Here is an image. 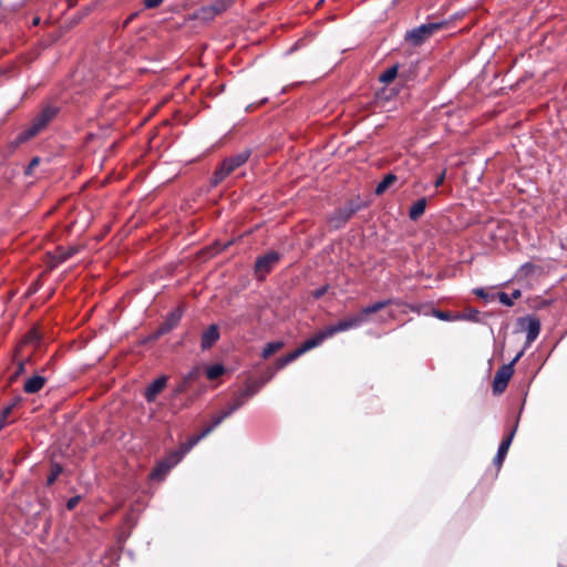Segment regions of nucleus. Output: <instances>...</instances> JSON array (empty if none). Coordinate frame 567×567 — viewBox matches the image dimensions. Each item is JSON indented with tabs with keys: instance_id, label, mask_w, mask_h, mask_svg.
<instances>
[{
	"instance_id": "obj_43",
	"label": "nucleus",
	"mask_w": 567,
	"mask_h": 567,
	"mask_svg": "<svg viewBox=\"0 0 567 567\" xmlns=\"http://www.w3.org/2000/svg\"><path fill=\"white\" fill-rule=\"evenodd\" d=\"M509 296H511L512 300L514 301L515 299L520 298L522 291L519 289H515Z\"/></svg>"
},
{
	"instance_id": "obj_8",
	"label": "nucleus",
	"mask_w": 567,
	"mask_h": 567,
	"mask_svg": "<svg viewBox=\"0 0 567 567\" xmlns=\"http://www.w3.org/2000/svg\"><path fill=\"white\" fill-rule=\"evenodd\" d=\"M183 317V309L176 308L173 311L168 312L163 323L157 328V330L152 336V339H158L159 337L171 332Z\"/></svg>"
},
{
	"instance_id": "obj_9",
	"label": "nucleus",
	"mask_w": 567,
	"mask_h": 567,
	"mask_svg": "<svg viewBox=\"0 0 567 567\" xmlns=\"http://www.w3.org/2000/svg\"><path fill=\"white\" fill-rule=\"evenodd\" d=\"M250 154V150H244L234 156L225 158L221 162V165L225 167V172L229 174L233 173L236 168L240 167L248 161Z\"/></svg>"
},
{
	"instance_id": "obj_22",
	"label": "nucleus",
	"mask_w": 567,
	"mask_h": 567,
	"mask_svg": "<svg viewBox=\"0 0 567 567\" xmlns=\"http://www.w3.org/2000/svg\"><path fill=\"white\" fill-rule=\"evenodd\" d=\"M184 456V452L178 447L177 450L172 451L163 461L173 468L183 460Z\"/></svg>"
},
{
	"instance_id": "obj_21",
	"label": "nucleus",
	"mask_w": 567,
	"mask_h": 567,
	"mask_svg": "<svg viewBox=\"0 0 567 567\" xmlns=\"http://www.w3.org/2000/svg\"><path fill=\"white\" fill-rule=\"evenodd\" d=\"M233 0H215L213 3H210V8L213 10V14L216 17L223 12H225L227 9H229L233 4Z\"/></svg>"
},
{
	"instance_id": "obj_23",
	"label": "nucleus",
	"mask_w": 567,
	"mask_h": 567,
	"mask_svg": "<svg viewBox=\"0 0 567 567\" xmlns=\"http://www.w3.org/2000/svg\"><path fill=\"white\" fill-rule=\"evenodd\" d=\"M396 181V176L394 174H388L384 176V178L375 187V194L381 195L383 194L390 185H392Z\"/></svg>"
},
{
	"instance_id": "obj_39",
	"label": "nucleus",
	"mask_w": 567,
	"mask_h": 567,
	"mask_svg": "<svg viewBox=\"0 0 567 567\" xmlns=\"http://www.w3.org/2000/svg\"><path fill=\"white\" fill-rule=\"evenodd\" d=\"M24 371H25V362H24V361H20V362L18 363V365H17V371H16V374H14V375H16V377H17V375H20V374L24 373Z\"/></svg>"
},
{
	"instance_id": "obj_44",
	"label": "nucleus",
	"mask_w": 567,
	"mask_h": 567,
	"mask_svg": "<svg viewBox=\"0 0 567 567\" xmlns=\"http://www.w3.org/2000/svg\"><path fill=\"white\" fill-rule=\"evenodd\" d=\"M444 176H445V175H444V173H443L441 176H439V177L436 178V181H435V183H434L435 187H439L440 185H442V183H443V181H444Z\"/></svg>"
},
{
	"instance_id": "obj_20",
	"label": "nucleus",
	"mask_w": 567,
	"mask_h": 567,
	"mask_svg": "<svg viewBox=\"0 0 567 567\" xmlns=\"http://www.w3.org/2000/svg\"><path fill=\"white\" fill-rule=\"evenodd\" d=\"M246 403V401L240 396V394L238 393L231 402L228 403V405L226 406L225 410H223V412L225 413V415L228 417L230 416L234 412H236L237 410H239L244 404Z\"/></svg>"
},
{
	"instance_id": "obj_38",
	"label": "nucleus",
	"mask_w": 567,
	"mask_h": 567,
	"mask_svg": "<svg viewBox=\"0 0 567 567\" xmlns=\"http://www.w3.org/2000/svg\"><path fill=\"white\" fill-rule=\"evenodd\" d=\"M477 315H478V311L477 310H471V312L468 315H464V316H457L456 319H468V320H477Z\"/></svg>"
},
{
	"instance_id": "obj_45",
	"label": "nucleus",
	"mask_w": 567,
	"mask_h": 567,
	"mask_svg": "<svg viewBox=\"0 0 567 567\" xmlns=\"http://www.w3.org/2000/svg\"><path fill=\"white\" fill-rule=\"evenodd\" d=\"M136 16H137L136 12L128 16V18L124 22V25L126 27Z\"/></svg>"
},
{
	"instance_id": "obj_46",
	"label": "nucleus",
	"mask_w": 567,
	"mask_h": 567,
	"mask_svg": "<svg viewBox=\"0 0 567 567\" xmlns=\"http://www.w3.org/2000/svg\"><path fill=\"white\" fill-rule=\"evenodd\" d=\"M40 23V18L39 17H35L32 21V24L33 25H38Z\"/></svg>"
},
{
	"instance_id": "obj_17",
	"label": "nucleus",
	"mask_w": 567,
	"mask_h": 567,
	"mask_svg": "<svg viewBox=\"0 0 567 567\" xmlns=\"http://www.w3.org/2000/svg\"><path fill=\"white\" fill-rule=\"evenodd\" d=\"M194 18L203 22H209L215 18V16L213 14L210 6L206 4L195 11Z\"/></svg>"
},
{
	"instance_id": "obj_30",
	"label": "nucleus",
	"mask_w": 567,
	"mask_h": 567,
	"mask_svg": "<svg viewBox=\"0 0 567 567\" xmlns=\"http://www.w3.org/2000/svg\"><path fill=\"white\" fill-rule=\"evenodd\" d=\"M61 473H62V466L60 464H54L51 467L50 475L47 478V484L52 485L56 481V478L59 477V475Z\"/></svg>"
},
{
	"instance_id": "obj_42",
	"label": "nucleus",
	"mask_w": 567,
	"mask_h": 567,
	"mask_svg": "<svg viewBox=\"0 0 567 567\" xmlns=\"http://www.w3.org/2000/svg\"><path fill=\"white\" fill-rule=\"evenodd\" d=\"M474 293L477 296V297H481V298H487V293L485 292V290L483 288H476L474 289Z\"/></svg>"
},
{
	"instance_id": "obj_13",
	"label": "nucleus",
	"mask_w": 567,
	"mask_h": 567,
	"mask_svg": "<svg viewBox=\"0 0 567 567\" xmlns=\"http://www.w3.org/2000/svg\"><path fill=\"white\" fill-rule=\"evenodd\" d=\"M47 379L42 375L29 378L23 385V391L28 394L38 393L45 384Z\"/></svg>"
},
{
	"instance_id": "obj_37",
	"label": "nucleus",
	"mask_w": 567,
	"mask_h": 567,
	"mask_svg": "<svg viewBox=\"0 0 567 567\" xmlns=\"http://www.w3.org/2000/svg\"><path fill=\"white\" fill-rule=\"evenodd\" d=\"M163 0H144V7L147 9H153L158 7Z\"/></svg>"
},
{
	"instance_id": "obj_28",
	"label": "nucleus",
	"mask_w": 567,
	"mask_h": 567,
	"mask_svg": "<svg viewBox=\"0 0 567 567\" xmlns=\"http://www.w3.org/2000/svg\"><path fill=\"white\" fill-rule=\"evenodd\" d=\"M227 419L225 413L221 411L218 415H215L209 425H207L203 431L204 435L210 434L221 422Z\"/></svg>"
},
{
	"instance_id": "obj_12",
	"label": "nucleus",
	"mask_w": 567,
	"mask_h": 567,
	"mask_svg": "<svg viewBox=\"0 0 567 567\" xmlns=\"http://www.w3.org/2000/svg\"><path fill=\"white\" fill-rule=\"evenodd\" d=\"M219 339V331L216 324H210L203 333L200 338L202 350L210 349Z\"/></svg>"
},
{
	"instance_id": "obj_26",
	"label": "nucleus",
	"mask_w": 567,
	"mask_h": 567,
	"mask_svg": "<svg viewBox=\"0 0 567 567\" xmlns=\"http://www.w3.org/2000/svg\"><path fill=\"white\" fill-rule=\"evenodd\" d=\"M398 65H392L389 69H386L383 73L380 74L379 80L382 83H390L392 82L396 75H398Z\"/></svg>"
},
{
	"instance_id": "obj_15",
	"label": "nucleus",
	"mask_w": 567,
	"mask_h": 567,
	"mask_svg": "<svg viewBox=\"0 0 567 567\" xmlns=\"http://www.w3.org/2000/svg\"><path fill=\"white\" fill-rule=\"evenodd\" d=\"M426 208V198L422 197L417 199L409 210V217L411 220H417L425 212Z\"/></svg>"
},
{
	"instance_id": "obj_1",
	"label": "nucleus",
	"mask_w": 567,
	"mask_h": 567,
	"mask_svg": "<svg viewBox=\"0 0 567 567\" xmlns=\"http://www.w3.org/2000/svg\"><path fill=\"white\" fill-rule=\"evenodd\" d=\"M396 303L394 299H384L377 301L372 305L363 307L358 313L352 315L338 321L334 324L328 326V334L334 336L336 333L348 331L351 329L359 328L363 323L368 322L369 316L384 309L390 305Z\"/></svg>"
},
{
	"instance_id": "obj_6",
	"label": "nucleus",
	"mask_w": 567,
	"mask_h": 567,
	"mask_svg": "<svg viewBox=\"0 0 567 567\" xmlns=\"http://www.w3.org/2000/svg\"><path fill=\"white\" fill-rule=\"evenodd\" d=\"M524 354V350L519 351L515 358L507 364H503L495 373L493 380V393L501 394L505 391L508 381L511 380L514 373L515 363L522 358Z\"/></svg>"
},
{
	"instance_id": "obj_29",
	"label": "nucleus",
	"mask_w": 567,
	"mask_h": 567,
	"mask_svg": "<svg viewBox=\"0 0 567 567\" xmlns=\"http://www.w3.org/2000/svg\"><path fill=\"white\" fill-rule=\"evenodd\" d=\"M229 173L225 172V167L220 165L213 174V177L210 179L212 186H217L219 183H221Z\"/></svg>"
},
{
	"instance_id": "obj_31",
	"label": "nucleus",
	"mask_w": 567,
	"mask_h": 567,
	"mask_svg": "<svg viewBox=\"0 0 567 567\" xmlns=\"http://www.w3.org/2000/svg\"><path fill=\"white\" fill-rule=\"evenodd\" d=\"M433 316L435 318L440 319V320H443V321H451V320L456 318L451 312L442 311V310H439V309L433 310Z\"/></svg>"
},
{
	"instance_id": "obj_14",
	"label": "nucleus",
	"mask_w": 567,
	"mask_h": 567,
	"mask_svg": "<svg viewBox=\"0 0 567 567\" xmlns=\"http://www.w3.org/2000/svg\"><path fill=\"white\" fill-rule=\"evenodd\" d=\"M526 344H530L532 342H534L539 332H540V322L538 319H536L535 317H529L527 319V327H526Z\"/></svg>"
},
{
	"instance_id": "obj_36",
	"label": "nucleus",
	"mask_w": 567,
	"mask_h": 567,
	"mask_svg": "<svg viewBox=\"0 0 567 567\" xmlns=\"http://www.w3.org/2000/svg\"><path fill=\"white\" fill-rule=\"evenodd\" d=\"M80 499H81V497H80L79 495H78V496H73V497H71V498H70V499H68V502H66V508H68L69 511H72L73 508H75V507H76V505L79 504Z\"/></svg>"
},
{
	"instance_id": "obj_32",
	"label": "nucleus",
	"mask_w": 567,
	"mask_h": 567,
	"mask_svg": "<svg viewBox=\"0 0 567 567\" xmlns=\"http://www.w3.org/2000/svg\"><path fill=\"white\" fill-rule=\"evenodd\" d=\"M78 251L76 248L72 247L66 250H63L59 254L58 259L60 262L68 260Z\"/></svg>"
},
{
	"instance_id": "obj_40",
	"label": "nucleus",
	"mask_w": 567,
	"mask_h": 567,
	"mask_svg": "<svg viewBox=\"0 0 567 567\" xmlns=\"http://www.w3.org/2000/svg\"><path fill=\"white\" fill-rule=\"evenodd\" d=\"M39 162H40L39 157L32 158L27 168V174H29L31 172V169L39 164Z\"/></svg>"
},
{
	"instance_id": "obj_34",
	"label": "nucleus",
	"mask_w": 567,
	"mask_h": 567,
	"mask_svg": "<svg viewBox=\"0 0 567 567\" xmlns=\"http://www.w3.org/2000/svg\"><path fill=\"white\" fill-rule=\"evenodd\" d=\"M199 375V369L198 368H194L192 369L185 377H184V381L185 383L189 384L192 381L196 380Z\"/></svg>"
},
{
	"instance_id": "obj_5",
	"label": "nucleus",
	"mask_w": 567,
	"mask_h": 567,
	"mask_svg": "<svg viewBox=\"0 0 567 567\" xmlns=\"http://www.w3.org/2000/svg\"><path fill=\"white\" fill-rule=\"evenodd\" d=\"M363 207L364 204L360 200L349 202L346 206L336 209V212L329 216V227L336 230L342 228L350 220V218Z\"/></svg>"
},
{
	"instance_id": "obj_25",
	"label": "nucleus",
	"mask_w": 567,
	"mask_h": 567,
	"mask_svg": "<svg viewBox=\"0 0 567 567\" xmlns=\"http://www.w3.org/2000/svg\"><path fill=\"white\" fill-rule=\"evenodd\" d=\"M17 402H12L11 404L4 406L0 411V432L9 424L8 417L12 413L13 408L16 406Z\"/></svg>"
},
{
	"instance_id": "obj_10",
	"label": "nucleus",
	"mask_w": 567,
	"mask_h": 567,
	"mask_svg": "<svg viewBox=\"0 0 567 567\" xmlns=\"http://www.w3.org/2000/svg\"><path fill=\"white\" fill-rule=\"evenodd\" d=\"M167 385V377L161 375L155 379L152 383L147 385L144 392L145 400L151 403L154 402L157 395L165 389Z\"/></svg>"
},
{
	"instance_id": "obj_4",
	"label": "nucleus",
	"mask_w": 567,
	"mask_h": 567,
	"mask_svg": "<svg viewBox=\"0 0 567 567\" xmlns=\"http://www.w3.org/2000/svg\"><path fill=\"white\" fill-rule=\"evenodd\" d=\"M446 25L445 21L423 23L405 33V41L413 47L422 45L436 31Z\"/></svg>"
},
{
	"instance_id": "obj_41",
	"label": "nucleus",
	"mask_w": 567,
	"mask_h": 567,
	"mask_svg": "<svg viewBox=\"0 0 567 567\" xmlns=\"http://www.w3.org/2000/svg\"><path fill=\"white\" fill-rule=\"evenodd\" d=\"M188 384L185 383V381L183 380L176 388L175 392L176 393H183L184 391H186Z\"/></svg>"
},
{
	"instance_id": "obj_7",
	"label": "nucleus",
	"mask_w": 567,
	"mask_h": 567,
	"mask_svg": "<svg viewBox=\"0 0 567 567\" xmlns=\"http://www.w3.org/2000/svg\"><path fill=\"white\" fill-rule=\"evenodd\" d=\"M280 254L274 250L258 257L255 262V276L259 280H264L280 260Z\"/></svg>"
},
{
	"instance_id": "obj_24",
	"label": "nucleus",
	"mask_w": 567,
	"mask_h": 567,
	"mask_svg": "<svg viewBox=\"0 0 567 567\" xmlns=\"http://www.w3.org/2000/svg\"><path fill=\"white\" fill-rule=\"evenodd\" d=\"M282 347H284V342L282 341L269 342L262 349L261 357L264 359H267L270 355H272L274 353H276L278 350H280Z\"/></svg>"
},
{
	"instance_id": "obj_35",
	"label": "nucleus",
	"mask_w": 567,
	"mask_h": 567,
	"mask_svg": "<svg viewBox=\"0 0 567 567\" xmlns=\"http://www.w3.org/2000/svg\"><path fill=\"white\" fill-rule=\"evenodd\" d=\"M328 288H329L328 285L319 287L318 289L312 291V297L315 299H320L321 297H323L326 295V292L328 291Z\"/></svg>"
},
{
	"instance_id": "obj_33",
	"label": "nucleus",
	"mask_w": 567,
	"mask_h": 567,
	"mask_svg": "<svg viewBox=\"0 0 567 567\" xmlns=\"http://www.w3.org/2000/svg\"><path fill=\"white\" fill-rule=\"evenodd\" d=\"M497 298L499 302L506 307H512L514 305V301L512 300L511 296L506 292H498Z\"/></svg>"
},
{
	"instance_id": "obj_16",
	"label": "nucleus",
	"mask_w": 567,
	"mask_h": 567,
	"mask_svg": "<svg viewBox=\"0 0 567 567\" xmlns=\"http://www.w3.org/2000/svg\"><path fill=\"white\" fill-rule=\"evenodd\" d=\"M264 384H265L264 381L254 382L251 384H248L246 386V389H244L241 392H239V394L247 402L250 398H252L254 395H256L259 392V390L262 388Z\"/></svg>"
},
{
	"instance_id": "obj_3",
	"label": "nucleus",
	"mask_w": 567,
	"mask_h": 567,
	"mask_svg": "<svg viewBox=\"0 0 567 567\" xmlns=\"http://www.w3.org/2000/svg\"><path fill=\"white\" fill-rule=\"evenodd\" d=\"M332 337V334H328V327L323 330L319 331L313 337L307 339L299 348L291 351L285 357H281L277 360L276 365L277 369H282L287 364L291 363L296 359H298L300 355L306 353L307 351L320 346L326 339Z\"/></svg>"
},
{
	"instance_id": "obj_27",
	"label": "nucleus",
	"mask_w": 567,
	"mask_h": 567,
	"mask_svg": "<svg viewBox=\"0 0 567 567\" xmlns=\"http://www.w3.org/2000/svg\"><path fill=\"white\" fill-rule=\"evenodd\" d=\"M224 372H225L224 365L217 363V364H213L207 368L206 377L209 380H215V379L219 378L221 374H224Z\"/></svg>"
},
{
	"instance_id": "obj_18",
	"label": "nucleus",
	"mask_w": 567,
	"mask_h": 567,
	"mask_svg": "<svg viewBox=\"0 0 567 567\" xmlns=\"http://www.w3.org/2000/svg\"><path fill=\"white\" fill-rule=\"evenodd\" d=\"M207 435H204V431H202L197 435H194V436L189 437L186 442L182 443L179 449L186 455L195 445H197Z\"/></svg>"
},
{
	"instance_id": "obj_19",
	"label": "nucleus",
	"mask_w": 567,
	"mask_h": 567,
	"mask_svg": "<svg viewBox=\"0 0 567 567\" xmlns=\"http://www.w3.org/2000/svg\"><path fill=\"white\" fill-rule=\"evenodd\" d=\"M172 468L163 460L157 463L155 468L152 471L151 477L153 480H163Z\"/></svg>"
},
{
	"instance_id": "obj_2",
	"label": "nucleus",
	"mask_w": 567,
	"mask_h": 567,
	"mask_svg": "<svg viewBox=\"0 0 567 567\" xmlns=\"http://www.w3.org/2000/svg\"><path fill=\"white\" fill-rule=\"evenodd\" d=\"M58 114V109L48 105L32 120L30 125L19 133L18 143H24L38 135Z\"/></svg>"
},
{
	"instance_id": "obj_11",
	"label": "nucleus",
	"mask_w": 567,
	"mask_h": 567,
	"mask_svg": "<svg viewBox=\"0 0 567 567\" xmlns=\"http://www.w3.org/2000/svg\"><path fill=\"white\" fill-rule=\"evenodd\" d=\"M516 427H517V425H515V427L507 434V436L502 440V442L498 446L497 453L493 461L497 467L502 466V464L507 455V452L509 450V446H511L514 435L516 433Z\"/></svg>"
}]
</instances>
